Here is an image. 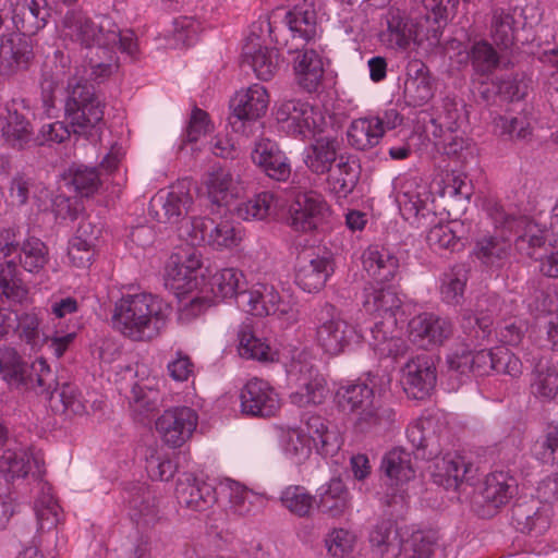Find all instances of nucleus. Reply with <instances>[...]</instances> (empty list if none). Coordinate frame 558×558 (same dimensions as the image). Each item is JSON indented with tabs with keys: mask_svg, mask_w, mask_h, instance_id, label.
Listing matches in <instances>:
<instances>
[{
	"mask_svg": "<svg viewBox=\"0 0 558 558\" xmlns=\"http://www.w3.org/2000/svg\"><path fill=\"white\" fill-rule=\"evenodd\" d=\"M68 90L64 109L72 132L88 135L92 130H100L105 104L96 95L94 87L84 78L73 77L69 81Z\"/></svg>",
	"mask_w": 558,
	"mask_h": 558,
	"instance_id": "3",
	"label": "nucleus"
},
{
	"mask_svg": "<svg viewBox=\"0 0 558 558\" xmlns=\"http://www.w3.org/2000/svg\"><path fill=\"white\" fill-rule=\"evenodd\" d=\"M175 495L181 506L194 511H205L217 501L215 486L192 476L178 481Z\"/></svg>",
	"mask_w": 558,
	"mask_h": 558,
	"instance_id": "20",
	"label": "nucleus"
},
{
	"mask_svg": "<svg viewBox=\"0 0 558 558\" xmlns=\"http://www.w3.org/2000/svg\"><path fill=\"white\" fill-rule=\"evenodd\" d=\"M468 276L463 265H456L444 274L440 293L445 302L457 304L463 296Z\"/></svg>",
	"mask_w": 558,
	"mask_h": 558,
	"instance_id": "52",
	"label": "nucleus"
},
{
	"mask_svg": "<svg viewBox=\"0 0 558 558\" xmlns=\"http://www.w3.org/2000/svg\"><path fill=\"white\" fill-rule=\"evenodd\" d=\"M556 235H551L550 228L546 229L535 221H523L520 234L514 241V246L523 255L537 260L542 254L539 251H546V245L558 246L554 242Z\"/></svg>",
	"mask_w": 558,
	"mask_h": 558,
	"instance_id": "26",
	"label": "nucleus"
},
{
	"mask_svg": "<svg viewBox=\"0 0 558 558\" xmlns=\"http://www.w3.org/2000/svg\"><path fill=\"white\" fill-rule=\"evenodd\" d=\"M426 242L434 251H454L462 245L450 223H438L430 228L426 235Z\"/></svg>",
	"mask_w": 558,
	"mask_h": 558,
	"instance_id": "61",
	"label": "nucleus"
},
{
	"mask_svg": "<svg viewBox=\"0 0 558 558\" xmlns=\"http://www.w3.org/2000/svg\"><path fill=\"white\" fill-rule=\"evenodd\" d=\"M331 271L330 263L325 257L316 256L311 259L300 257L295 283L305 292H317L325 286Z\"/></svg>",
	"mask_w": 558,
	"mask_h": 558,
	"instance_id": "28",
	"label": "nucleus"
},
{
	"mask_svg": "<svg viewBox=\"0 0 558 558\" xmlns=\"http://www.w3.org/2000/svg\"><path fill=\"white\" fill-rule=\"evenodd\" d=\"M34 510L39 530H51L60 522L61 508L53 497L51 487L41 484L40 495L36 498Z\"/></svg>",
	"mask_w": 558,
	"mask_h": 558,
	"instance_id": "44",
	"label": "nucleus"
},
{
	"mask_svg": "<svg viewBox=\"0 0 558 558\" xmlns=\"http://www.w3.org/2000/svg\"><path fill=\"white\" fill-rule=\"evenodd\" d=\"M387 24L386 37L390 47L407 50L411 44L422 41V38H418V27L422 25H416L399 12L391 13Z\"/></svg>",
	"mask_w": 558,
	"mask_h": 558,
	"instance_id": "38",
	"label": "nucleus"
},
{
	"mask_svg": "<svg viewBox=\"0 0 558 558\" xmlns=\"http://www.w3.org/2000/svg\"><path fill=\"white\" fill-rule=\"evenodd\" d=\"M294 72L298 84L306 92L318 89L324 76L322 58L315 50H305L294 60Z\"/></svg>",
	"mask_w": 558,
	"mask_h": 558,
	"instance_id": "32",
	"label": "nucleus"
},
{
	"mask_svg": "<svg viewBox=\"0 0 558 558\" xmlns=\"http://www.w3.org/2000/svg\"><path fill=\"white\" fill-rule=\"evenodd\" d=\"M13 8V32H19L25 38L36 35L50 17V8L45 0H17Z\"/></svg>",
	"mask_w": 558,
	"mask_h": 558,
	"instance_id": "19",
	"label": "nucleus"
},
{
	"mask_svg": "<svg viewBox=\"0 0 558 558\" xmlns=\"http://www.w3.org/2000/svg\"><path fill=\"white\" fill-rule=\"evenodd\" d=\"M205 185L211 203L216 205H228L238 198L244 187L240 179L234 178L231 171L223 167L214 168L208 172Z\"/></svg>",
	"mask_w": 558,
	"mask_h": 558,
	"instance_id": "23",
	"label": "nucleus"
},
{
	"mask_svg": "<svg viewBox=\"0 0 558 558\" xmlns=\"http://www.w3.org/2000/svg\"><path fill=\"white\" fill-rule=\"evenodd\" d=\"M219 488L221 493L228 495L232 512L240 517L254 515L266 506L264 495L250 490L231 478L222 480L219 484Z\"/></svg>",
	"mask_w": 558,
	"mask_h": 558,
	"instance_id": "22",
	"label": "nucleus"
},
{
	"mask_svg": "<svg viewBox=\"0 0 558 558\" xmlns=\"http://www.w3.org/2000/svg\"><path fill=\"white\" fill-rule=\"evenodd\" d=\"M531 391L537 398L554 399L558 393V373L556 369L538 365L533 375Z\"/></svg>",
	"mask_w": 558,
	"mask_h": 558,
	"instance_id": "57",
	"label": "nucleus"
},
{
	"mask_svg": "<svg viewBox=\"0 0 558 558\" xmlns=\"http://www.w3.org/2000/svg\"><path fill=\"white\" fill-rule=\"evenodd\" d=\"M242 59L262 81L271 80L280 68L279 51L262 46L258 38L251 39L243 46Z\"/></svg>",
	"mask_w": 558,
	"mask_h": 558,
	"instance_id": "21",
	"label": "nucleus"
},
{
	"mask_svg": "<svg viewBox=\"0 0 558 558\" xmlns=\"http://www.w3.org/2000/svg\"><path fill=\"white\" fill-rule=\"evenodd\" d=\"M292 372L299 374V389L291 393V402L298 407L322 404L327 397L326 379L318 369L307 362L295 361Z\"/></svg>",
	"mask_w": 558,
	"mask_h": 558,
	"instance_id": "12",
	"label": "nucleus"
},
{
	"mask_svg": "<svg viewBox=\"0 0 558 558\" xmlns=\"http://www.w3.org/2000/svg\"><path fill=\"white\" fill-rule=\"evenodd\" d=\"M198 415L189 407L166 410L156 421V430L170 447L179 448L187 441L197 427Z\"/></svg>",
	"mask_w": 558,
	"mask_h": 558,
	"instance_id": "8",
	"label": "nucleus"
},
{
	"mask_svg": "<svg viewBox=\"0 0 558 558\" xmlns=\"http://www.w3.org/2000/svg\"><path fill=\"white\" fill-rule=\"evenodd\" d=\"M299 210H303L316 225H320L329 214V206L324 197L314 191L300 194L295 202Z\"/></svg>",
	"mask_w": 558,
	"mask_h": 558,
	"instance_id": "59",
	"label": "nucleus"
},
{
	"mask_svg": "<svg viewBox=\"0 0 558 558\" xmlns=\"http://www.w3.org/2000/svg\"><path fill=\"white\" fill-rule=\"evenodd\" d=\"M251 158L257 167L274 180L287 181L291 175V166L288 158L278 145L268 138H260L255 143Z\"/></svg>",
	"mask_w": 558,
	"mask_h": 558,
	"instance_id": "18",
	"label": "nucleus"
},
{
	"mask_svg": "<svg viewBox=\"0 0 558 558\" xmlns=\"http://www.w3.org/2000/svg\"><path fill=\"white\" fill-rule=\"evenodd\" d=\"M381 469L390 481L403 484L414 477L411 454L403 449H392L385 454Z\"/></svg>",
	"mask_w": 558,
	"mask_h": 558,
	"instance_id": "43",
	"label": "nucleus"
},
{
	"mask_svg": "<svg viewBox=\"0 0 558 558\" xmlns=\"http://www.w3.org/2000/svg\"><path fill=\"white\" fill-rule=\"evenodd\" d=\"M303 430L322 456H332L340 447L336 433L328 429L325 420L319 415L308 416Z\"/></svg>",
	"mask_w": 558,
	"mask_h": 558,
	"instance_id": "39",
	"label": "nucleus"
},
{
	"mask_svg": "<svg viewBox=\"0 0 558 558\" xmlns=\"http://www.w3.org/2000/svg\"><path fill=\"white\" fill-rule=\"evenodd\" d=\"M278 199L271 192H262L236 207L238 217L244 220H263L275 213Z\"/></svg>",
	"mask_w": 558,
	"mask_h": 558,
	"instance_id": "47",
	"label": "nucleus"
},
{
	"mask_svg": "<svg viewBox=\"0 0 558 558\" xmlns=\"http://www.w3.org/2000/svg\"><path fill=\"white\" fill-rule=\"evenodd\" d=\"M356 542L355 534L347 529H333L326 538L325 544L330 556L343 558L353 551Z\"/></svg>",
	"mask_w": 558,
	"mask_h": 558,
	"instance_id": "60",
	"label": "nucleus"
},
{
	"mask_svg": "<svg viewBox=\"0 0 558 558\" xmlns=\"http://www.w3.org/2000/svg\"><path fill=\"white\" fill-rule=\"evenodd\" d=\"M280 500L286 509L298 517H306L310 514L314 497L307 489L300 485L288 486L280 496Z\"/></svg>",
	"mask_w": 558,
	"mask_h": 558,
	"instance_id": "54",
	"label": "nucleus"
},
{
	"mask_svg": "<svg viewBox=\"0 0 558 558\" xmlns=\"http://www.w3.org/2000/svg\"><path fill=\"white\" fill-rule=\"evenodd\" d=\"M401 383L407 395L422 400L436 384V368L432 357L422 353L410 359L402 368Z\"/></svg>",
	"mask_w": 558,
	"mask_h": 558,
	"instance_id": "10",
	"label": "nucleus"
},
{
	"mask_svg": "<svg viewBox=\"0 0 558 558\" xmlns=\"http://www.w3.org/2000/svg\"><path fill=\"white\" fill-rule=\"evenodd\" d=\"M20 264L29 272L40 271L49 260L47 245L36 236H28L20 248Z\"/></svg>",
	"mask_w": 558,
	"mask_h": 558,
	"instance_id": "49",
	"label": "nucleus"
},
{
	"mask_svg": "<svg viewBox=\"0 0 558 558\" xmlns=\"http://www.w3.org/2000/svg\"><path fill=\"white\" fill-rule=\"evenodd\" d=\"M511 512L512 523L521 533L542 534L549 525L547 515L532 504H515Z\"/></svg>",
	"mask_w": 558,
	"mask_h": 558,
	"instance_id": "41",
	"label": "nucleus"
},
{
	"mask_svg": "<svg viewBox=\"0 0 558 558\" xmlns=\"http://www.w3.org/2000/svg\"><path fill=\"white\" fill-rule=\"evenodd\" d=\"M400 305L401 300L390 288L369 284L363 290V307L368 314L392 319Z\"/></svg>",
	"mask_w": 558,
	"mask_h": 558,
	"instance_id": "33",
	"label": "nucleus"
},
{
	"mask_svg": "<svg viewBox=\"0 0 558 558\" xmlns=\"http://www.w3.org/2000/svg\"><path fill=\"white\" fill-rule=\"evenodd\" d=\"M356 181L355 162L350 157L340 155L327 178L329 189L339 197H347L355 187Z\"/></svg>",
	"mask_w": 558,
	"mask_h": 558,
	"instance_id": "40",
	"label": "nucleus"
},
{
	"mask_svg": "<svg viewBox=\"0 0 558 558\" xmlns=\"http://www.w3.org/2000/svg\"><path fill=\"white\" fill-rule=\"evenodd\" d=\"M20 338L33 349L40 348L48 338L40 331V319L35 313H24L17 316Z\"/></svg>",
	"mask_w": 558,
	"mask_h": 558,
	"instance_id": "62",
	"label": "nucleus"
},
{
	"mask_svg": "<svg viewBox=\"0 0 558 558\" xmlns=\"http://www.w3.org/2000/svg\"><path fill=\"white\" fill-rule=\"evenodd\" d=\"M268 105V92L259 84L238 92L230 105L232 113L229 123L232 130L245 136L253 134L257 121L267 112Z\"/></svg>",
	"mask_w": 558,
	"mask_h": 558,
	"instance_id": "5",
	"label": "nucleus"
},
{
	"mask_svg": "<svg viewBox=\"0 0 558 558\" xmlns=\"http://www.w3.org/2000/svg\"><path fill=\"white\" fill-rule=\"evenodd\" d=\"M242 413L251 416L270 417L280 409L278 393L268 381L260 378L250 379L241 390Z\"/></svg>",
	"mask_w": 558,
	"mask_h": 558,
	"instance_id": "9",
	"label": "nucleus"
},
{
	"mask_svg": "<svg viewBox=\"0 0 558 558\" xmlns=\"http://www.w3.org/2000/svg\"><path fill=\"white\" fill-rule=\"evenodd\" d=\"M193 198L183 186H173L170 191H159L149 203V215L161 223H177L184 217Z\"/></svg>",
	"mask_w": 558,
	"mask_h": 558,
	"instance_id": "14",
	"label": "nucleus"
},
{
	"mask_svg": "<svg viewBox=\"0 0 558 558\" xmlns=\"http://www.w3.org/2000/svg\"><path fill=\"white\" fill-rule=\"evenodd\" d=\"M242 241L241 230L232 222L222 220L213 223L209 234V246L220 250L236 246Z\"/></svg>",
	"mask_w": 558,
	"mask_h": 558,
	"instance_id": "58",
	"label": "nucleus"
},
{
	"mask_svg": "<svg viewBox=\"0 0 558 558\" xmlns=\"http://www.w3.org/2000/svg\"><path fill=\"white\" fill-rule=\"evenodd\" d=\"M410 339L420 347L441 344L452 335L449 319L433 313L414 316L408 325Z\"/></svg>",
	"mask_w": 558,
	"mask_h": 558,
	"instance_id": "16",
	"label": "nucleus"
},
{
	"mask_svg": "<svg viewBox=\"0 0 558 558\" xmlns=\"http://www.w3.org/2000/svg\"><path fill=\"white\" fill-rule=\"evenodd\" d=\"M202 265V254L196 247L183 246L171 254L167 264V278L172 288L182 293L197 289Z\"/></svg>",
	"mask_w": 558,
	"mask_h": 558,
	"instance_id": "7",
	"label": "nucleus"
},
{
	"mask_svg": "<svg viewBox=\"0 0 558 558\" xmlns=\"http://www.w3.org/2000/svg\"><path fill=\"white\" fill-rule=\"evenodd\" d=\"M338 143L330 137H320L311 145L305 163L307 168L316 174L329 173L332 165L338 161Z\"/></svg>",
	"mask_w": 558,
	"mask_h": 558,
	"instance_id": "37",
	"label": "nucleus"
},
{
	"mask_svg": "<svg viewBox=\"0 0 558 558\" xmlns=\"http://www.w3.org/2000/svg\"><path fill=\"white\" fill-rule=\"evenodd\" d=\"M532 456L543 464H558V426H549L531 447Z\"/></svg>",
	"mask_w": 558,
	"mask_h": 558,
	"instance_id": "55",
	"label": "nucleus"
},
{
	"mask_svg": "<svg viewBox=\"0 0 558 558\" xmlns=\"http://www.w3.org/2000/svg\"><path fill=\"white\" fill-rule=\"evenodd\" d=\"M284 23L294 38L310 41L317 33V16L314 9L295 7L284 16Z\"/></svg>",
	"mask_w": 558,
	"mask_h": 558,
	"instance_id": "42",
	"label": "nucleus"
},
{
	"mask_svg": "<svg viewBox=\"0 0 558 558\" xmlns=\"http://www.w3.org/2000/svg\"><path fill=\"white\" fill-rule=\"evenodd\" d=\"M137 521L145 525H154L159 520V506L155 496L148 490H143L141 497H133L130 501Z\"/></svg>",
	"mask_w": 558,
	"mask_h": 558,
	"instance_id": "63",
	"label": "nucleus"
},
{
	"mask_svg": "<svg viewBox=\"0 0 558 558\" xmlns=\"http://www.w3.org/2000/svg\"><path fill=\"white\" fill-rule=\"evenodd\" d=\"M99 230L95 229L88 220H82L76 234L70 240L68 257L77 268L88 267L95 256V246Z\"/></svg>",
	"mask_w": 558,
	"mask_h": 558,
	"instance_id": "25",
	"label": "nucleus"
},
{
	"mask_svg": "<svg viewBox=\"0 0 558 558\" xmlns=\"http://www.w3.org/2000/svg\"><path fill=\"white\" fill-rule=\"evenodd\" d=\"M368 542L378 558H393L401 553V539L390 521L376 524L369 532Z\"/></svg>",
	"mask_w": 558,
	"mask_h": 558,
	"instance_id": "36",
	"label": "nucleus"
},
{
	"mask_svg": "<svg viewBox=\"0 0 558 558\" xmlns=\"http://www.w3.org/2000/svg\"><path fill=\"white\" fill-rule=\"evenodd\" d=\"M364 270L377 282L392 280L399 269V259L386 247L371 245L362 254Z\"/></svg>",
	"mask_w": 558,
	"mask_h": 558,
	"instance_id": "24",
	"label": "nucleus"
},
{
	"mask_svg": "<svg viewBox=\"0 0 558 558\" xmlns=\"http://www.w3.org/2000/svg\"><path fill=\"white\" fill-rule=\"evenodd\" d=\"M276 120L280 129L293 137L313 136L323 121L322 113L312 105L300 99H290L280 104L276 110Z\"/></svg>",
	"mask_w": 558,
	"mask_h": 558,
	"instance_id": "6",
	"label": "nucleus"
},
{
	"mask_svg": "<svg viewBox=\"0 0 558 558\" xmlns=\"http://www.w3.org/2000/svg\"><path fill=\"white\" fill-rule=\"evenodd\" d=\"M4 116V130L2 140L14 148H22L31 138L29 121L17 111L7 110Z\"/></svg>",
	"mask_w": 558,
	"mask_h": 558,
	"instance_id": "45",
	"label": "nucleus"
},
{
	"mask_svg": "<svg viewBox=\"0 0 558 558\" xmlns=\"http://www.w3.org/2000/svg\"><path fill=\"white\" fill-rule=\"evenodd\" d=\"M348 143L357 150H368L379 144L383 130L377 117L368 116L354 119L347 131Z\"/></svg>",
	"mask_w": 558,
	"mask_h": 558,
	"instance_id": "34",
	"label": "nucleus"
},
{
	"mask_svg": "<svg viewBox=\"0 0 558 558\" xmlns=\"http://www.w3.org/2000/svg\"><path fill=\"white\" fill-rule=\"evenodd\" d=\"M472 464L463 456L448 453L436 463L434 480L446 489H457L461 483L469 481Z\"/></svg>",
	"mask_w": 558,
	"mask_h": 558,
	"instance_id": "29",
	"label": "nucleus"
},
{
	"mask_svg": "<svg viewBox=\"0 0 558 558\" xmlns=\"http://www.w3.org/2000/svg\"><path fill=\"white\" fill-rule=\"evenodd\" d=\"M244 284V275L241 270L229 267L217 270L205 284V290L201 292L205 295H193L190 300L192 311L199 305L207 304L214 301H223L227 299L236 298L242 292L241 288Z\"/></svg>",
	"mask_w": 558,
	"mask_h": 558,
	"instance_id": "11",
	"label": "nucleus"
},
{
	"mask_svg": "<svg viewBox=\"0 0 558 558\" xmlns=\"http://www.w3.org/2000/svg\"><path fill=\"white\" fill-rule=\"evenodd\" d=\"M29 470V460L23 450L8 449L0 457V474L8 483L25 477Z\"/></svg>",
	"mask_w": 558,
	"mask_h": 558,
	"instance_id": "56",
	"label": "nucleus"
},
{
	"mask_svg": "<svg viewBox=\"0 0 558 558\" xmlns=\"http://www.w3.org/2000/svg\"><path fill=\"white\" fill-rule=\"evenodd\" d=\"M167 305L150 293L123 295L114 305V327L125 337L136 340L156 338L166 325Z\"/></svg>",
	"mask_w": 558,
	"mask_h": 558,
	"instance_id": "2",
	"label": "nucleus"
},
{
	"mask_svg": "<svg viewBox=\"0 0 558 558\" xmlns=\"http://www.w3.org/2000/svg\"><path fill=\"white\" fill-rule=\"evenodd\" d=\"M435 94V83L428 66L418 59H412L405 68L403 98L410 107L426 105Z\"/></svg>",
	"mask_w": 558,
	"mask_h": 558,
	"instance_id": "15",
	"label": "nucleus"
},
{
	"mask_svg": "<svg viewBox=\"0 0 558 558\" xmlns=\"http://www.w3.org/2000/svg\"><path fill=\"white\" fill-rule=\"evenodd\" d=\"M517 481L507 473L499 471L493 472L486 476L482 492L483 499L489 511H497L500 507L508 504L514 496Z\"/></svg>",
	"mask_w": 558,
	"mask_h": 558,
	"instance_id": "31",
	"label": "nucleus"
},
{
	"mask_svg": "<svg viewBox=\"0 0 558 558\" xmlns=\"http://www.w3.org/2000/svg\"><path fill=\"white\" fill-rule=\"evenodd\" d=\"M239 354L260 362H272L276 355L267 343L254 336L248 325L239 330Z\"/></svg>",
	"mask_w": 558,
	"mask_h": 558,
	"instance_id": "48",
	"label": "nucleus"
},
{
	"mask_svg": "<svg viewBox=\"0 0 558 558\" xmlns=\"http://www.w3.org/2000/svg\"><path fill=\"white\" fill-rule=\"evenodd\" d=\"M396 420L395 410L388 404L372 402V405L366 408L357 417L356 426L366 432L369 429H388L392 426Z\"/></svg>",
	"mask_w": 558,
	"mask_h": 558,
	"instance_id": "46",
	"label": "nucleus"
},
{
	"mask_svg": "<svg viewBox=\"0 0 558 558\" xmlns=\"http://www.w3.org/2000/svg\"><path fill=\"white\" fill-rule=\"evenodd\" d=\"M315 340L327 354L336 356L345 351L361 335L342 313L332 304L326 303L315 315Z\"/></svg>",
	"mask_w": 558,
	"mask_h": 558,
	"instance_id": "4",
	"label": "nucleus"
},
{
	"mask_svg": "<svg viewBox=\"0 0 558 558\" xmlns=\"http://www.w3.org/2000/svg\"><path fill=\"white\" fill-rule=\"evenodd\" d=\"M474 75L485 83L500 64V56L492 44L485 39L474 41L469 51Z\"/></svg>",
	"mask_w": 558,
	"mask_h": 558,
	"instance_id": "35",
	"label": "nucleus"
},
{
	"mask_svg": "<svg viewBox=\"0 0 558 558\" xmlns=\"http://www.w3.org/2000/svg\"><path fill=\"white\" fill-rule=\"evenodd\" d=\"M317 507L331 518H341L350 511L351 495L341 478L333 477L319 488Z\"/></svg>",
	"mask_w": 558,
	"mask_h": 558,
	"instance_id": "27",
	"label": "nucleus"
},
{
	"mask_svg": "<svg viewBox=\"0 0 558 558\" xmlns=\"http://www.w3.org/2000/svg\"><path fill=\"white\" fill-rule=\"evenodd\" d=\"M397 202L401 215L407 220L420 221L421 218H425L430 214L427 207V199H423L417 193L401 192Z\"/></svg>",
	"mask_w": 558,
	"mask_h": 558,
	"instance_id": "64",
	"label": "nucleus"
},
{
	"mask_svg": "<svg viewBox=\"0 0 558 558\" xmlns=\"http://www.w3.org/2000/svg\"><path fill=\"white\" fill-rule=\"evenodd\" d=\"M61 37L64 41L86 48L85 56L89 69V77L101 82L119 70L117 51L135 58L138 45L135 34L121 31L107 16L98 22L81 11H69L62 21Z\"/></svg>",
	"mask_w": 558,
	"mask_h": 558,
	"instance_id": "1",
	"label": "nucleus"
},
{
	"mask_svg": "<svg viewBox=\"0 0 558 558\" xmlns=\"http://www.w3.org/2000/svg\"><path fill=\"white\" fill-rule=\"evenodd\" d=\"M407 437L416 449H427L438 445L436 421L424 417L412 422L407 428Z\"/></svg>",
	"mask_w": 558,
	"mask_h": 558,
	"instance_id": "51",
	"label": "nucleus"
},
{
	"mask_svg": "<svg viewBox=\"0 0 558 558\" xmlns=\"http://www.w3.org/2000/svg\"><path fill=\"white\" fill-rule=\"evenodd\" d=\"M515 8H494L490 12L489 35L500 49H509L515 44L518 20Z\"/></svg>",
	"mask_w": 558,
	"mask_h": 558,
	"instance_id": "30",
	"label": "nucleus"
},
{
	"mask_svg": "<svg viewBox=\"0 0 558 558\" xmlns=\"http://www.w3.org/2000/svg\"><path fill=\"white\" fill-rule=\"evenodd\" d=\"M239 306L259 317L268 315L283 316L290 311L289 304L281 301L274 286L260 282L240 293Z\"/></svg>",
	"mask_w": 558,
	"mask_h": 558,
	"instance_id": "13",
	"label": "nucleus"
},
{
	"mask_svg": "<svg viewBox=\"0 0 558 558\" xmlns=\"http://www.w3.org/2000/svg\"><path fill=\"white\" fill-rule=\"evenodd\" d=\"M374 401V391L367 384L357 383L348 386L341 395L340 404L360 415Z\"/></svg>",
	"mask_w": 558,
	"mask_h": 558,
	"instance_id": "53",
	"label": "nucleus"
},
{
	"mask_svg": "<svg viewBox=\"0 0 558 558\" xmlns=\"http://www.w3.org/2000/svg\"><path fill=\"white\" fill-rule=\"evenodd\" d=\"M34 59L31 41L21 35L3 37L0 43V74L13 75L29 68Z\"/></svg>",
	"mask_w": 558,
	"mask_h": 558,
	"instance_id": "17",
	"label": "nucleus"
},
{
	"mask_svg": "<svg viewBox=\"0 0 558 558\" xmlns=\"http://www.w3.org/2000/svg\"><path fill=\"white\" fill-rule=\"evenodd\" d=\"M510 246V241L504 236H484L476 242L475 255L484 264L495 265L508 256Z\"/></svg>",
	"mask_w": 558,
	"mask_h": 558,
	"instance_id": "50",
	"label": "nucleus"
}]
</instances>
